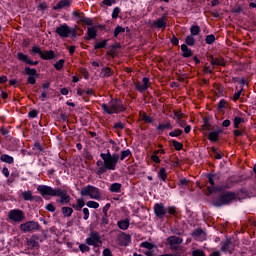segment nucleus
<instances>
[{
	"mask_svg": "<svg viewBox=\"0 0 256 256\" xmlns=\"http://www.w3.org/2000/svg\"><path fill=\"white\" fill-rule=\"evenodd\" d=\"M100 157L102 160H98L96 162V175L101 177V175H105L107 171H115V169H117V165L119 163V154H111V152L107 150V153H101Z\"/></svg>",
	"mask_w": 256,
	"mask_h": 256,
	"instance_id": "1",
	"label": "nucleus"
},
{
	"mask_svg": "<svg viewBox=\"0 0 256 256\" xmlns=\"http://www.w3.org/2000/svg\"><path fill=\"white\" fill-rule=\"evenodd\" d=\"M37 191L42 195V197L50 196V197H60L59 203L61 205H67L69 201H71V196L67 194V190H63L61 188H52L51 186L47 185H39L37 187Z\"/></svg>",
	"mask_w": 256,
	"mask_h": 256,
	"instance_id": "2",
	"label": "nucleus"
},
{
	"mask_svg": "<svg viewBox=\"0 0 256 256\" xmlns=\"http://www.w3.org/2000/svg\"><path fill=\"white\" fill-rule=\"evenodd\" d=\"M101 107L108 115L123 113L127 109L120 99H112L108 104H102Z\"/></svg>",
	"mask_w": 256,
	"mask_h": 256,
	"instance_id": "3",
	"label": "nucleus"
},
{
	"mask_svg": "<svg viewBox=\"0 0 256 256\" xmlns=\"http://www.w3.org/2000/svg\"><path fill=\"white\" fill-rule=\"evenodd\" d=\"M237 199V194L235 192H226L220 195V197L213 201L214 207H223V205H230Z\"/></svg>",
	"mask_w": 256,
	"mask_h": 256,
	"instance_id": "4",
	"label": "nucleus"
},
{
	"mask_svg": "<svg viewBox=\"0 0 256 256\" xmlns=\"http://www.w3.org/2000/svg\"><path fill=\"white\" fill-rule=\"evenodd\" d=\"M80 193L82 197H90V199L96 200L101 199V191L99 190V188L92 185L84 187Z\"/></svg>",
	"mask_w": 256,
	"mask_h": 256,
	"instance_id": "5",
	"label": "nucleus"
},
{
	"mask_svg": "<svg viewBox=\"0 0 256 256\" xmlns=\"http://www.w3.org/2000/svg\"><path fill=\"white\" fill-rule=\"evenodd\" d=\"M56 33L59 35V37H63L64 39H67L69 35H72V37H77V29L70 28L67 24H62L57 27Z\"/></svg>",
	"mask_w": 256,
	"mask_h": 256,
	"instance_id": "6",
	"label": "nucleus"
},
{
	"mask_svg": "<svg viewBox=\"0 0 256 256\" xmlns=\"http://www.w3.org/2000/svg\"><path fill=\"white\" fill-rule=\"evenodd\" d=\"M43 241H45V237L39 234H34L31 238L26 240V245L29 249H39V243H43Z\"/></svg>",
	"mask_w": 256,
	"mask_h": 256,
	"instance_id": "7",
	"label": "nucleus"
},
{
	"mask_svg": "<svg viewBox=\"0 0 256 256\" xmlns=\"http://www.w3.org/2000/svg\"><path fill=\"white\" fill-rule=\"evenodd\" d=\"M8 218L10 221H13V223H21L25 221V213L20 209L10 210Z\"/></svg>",
	"mask_w": 256,
	"mask_h": 256,
	"instance_id": "8",
	"label": "nucleus"
},
{
	"mask_svg": "<svg viewBox=\"0 0 256 256\" xmlns=\"http://www.w3.org/2000/svg\"><path fill=\"white\" fill-rule=\"evenodd\" d=\"M41 229V225L36 221H28L20 225V230L23 233H33V231H39Z\"/></svg>",
	"mask_w": 256,
	"mask_h": 256,
	"instance_id": "9",
	"label": "nucleus"
},
{
	"mask_svg": "<svg viewBox=\"0 0 256 256\" xmlns=\"http://www.w3.org/2000/svg\"><path fill=\"white\" fill-rule=\"evenodd\" d=\"M219 179V175L217 174H210L208 175V182L211 186H208L209 193H216V191H223L225 187L223 186H217L215 187V180Z\"/></svg>",
	"mask_w": 256,
	"mask_h": 256,
	"instance_id": "10",
	"label": "nucleus"
},
{
	"mask_svg": "<svg viewBox=\"0 0 256 256\" xmlns=\"http://www.w3.org/2000/svg\"><path fill=\"white\" fill-rule=\"evenodd\" d=\"M101 243V235L97 231H92L90 237L86 239V244L93 245V247H99Z\"/></svg>",
	"mask_w": 256,
	"mask_h": 256,
	"instance_id": "11",
	"label": "nucleus"
},
{
	"mask_svg": "<svg viewBox=\"0 0 256 256\" xmlns=\"http://www.w3.org/2000/svg\"><path fill=\"white\" fill-rule=\"evenodd\" d=\"M154 213L158 219H164L165 217H169L167 215V208H165L164 203H156L154 205Z\"/></svg>",
	"mask_w": 256,
	"mask_h": 256,
	"instance_id": "12",
	"label": "nucleus"
},
{
	"mask_svg": "<svg viewBox=\"0 0 256 256\" xmlns=\"http://www.w3.org/2000/svg\"><path fill=\"white\" fill-rule=\"evenodd\" d=\"M166 241L171 249L177 251V245H181V243H183V238L179 236H170L166 239Z\"/></svg>",
	"mask_w": 256,
	"mask_h": 256,
	"instance_id": "13",
	"label": "nucleus"
},
{
	"mask_svg": "<svg viewBox=\"0 0 256 256\" xmlns=\"http://www.w3.org/2000/svg\"><path fill=\"white\" fill-rule=\"evenodd\" d=\"M73 16L77 17L80 23H85L86 25H93V20L91 18L85 17V14L80 11H74Z\"/></svg>",
	"mask_w": 256,
	"mask_h": 256,
	"instance_id": "14",
	"label": "nucleus"
},
{
	"mask_svg": "<svg viewBox=\"0 0 256 256\" xmlns=\"http://www.w3.org/2000/svg\"><path fill=\"white\" fill-rule=\"evenodd\" d=\"M149 85H151V83H149V78L144 77L142 83H136L135 87L140 93H145V91L149 89Z\"/></svg>",
	"mask_w": 256,
	"mask_h": 256,
	"instance_id": "15",
	"label": "nucleus"
},
{
	"mask_svg": "<svg viewBox=\"0 0 256 256\" xmlns=\"http://www.w3.org/2000/svg\"><path fill=\"white\" fill-rule=\"evenodd\" d=\"M152 27L156 29H165L167 27V15H163L152 23Z\"/></svg>",
	"mask_w": 256,
	"mask_h": 256,
	"instance_id": "16",
	"label": "nucleus"
},
{
	"mask_svg": "<svg viewBox=\"0 0 256 256\" xmlns=\"http://www.w3.org/2000/svg\"><path fill=\"white\" fill-rule=\"evenodd\" d=\"M210 63L211 65H217L218 67H225V59L223 57L215 58L213 56H210Z\"/></svg>",
	"mask_w": 256,
	"mask_h": 256,
	"instance_id": "17",
	"label": "nucleus"
},
{
	"mask_svg": "<svg viewBox=\"0 0 256 256\" xmlns=\"http://www.w3.org/2000/svg\"><path fill=\"white\" fill-rule=\"evenodd\" d=\"M40 58H42L44 61H51V59H55V52L53 50L42 51Z\"/></svg>",
	"mask_w": 256,
	"mask_h": 256,
	"instance_id": "18",
	"label": "nucleus"
},
{
	"mask_svg": "<svg viewBox=\"0 0 256 256\" xmlns=\"http://www.w3.org/2000/svg\"><path fill=\"white\" fill-rule=\"evenodd\" d=\"M192 237L196 241H203V239H205V232L203 231V229H197L194 232H192Z\"/></svg>",
	"mask_w": 256,
	"mask_h": 256,
	"instance_id": "19",
	"label": "nucleus"
},
{
	"mask_svg": "<svg viewBox=\"0 0 256 256\" xmlns=\"http://www.w3.org/2000/svg\"><path fill=\"white\" fill-rule=\"evenodd\" d=\"M223 133L222 130H218L215 132H210L208 135V139L209 141H211L212 143H217V141H219V134Z\"/></svg>",
	"mask_w": 256,
	"mask_h": 256,
	"instance_id": "20",
	"label": "nucleus"
},
{
	"mask_svg": "<svg viewBox=\"0 0 256 256\" xmlns=\"http://www.w3.org/2000/svg\"><path fill=\"white\" fill-rule=\"evenodd\" d=\"M71 1L69 0H61L56 6L53 7L54 11L59 9H65V7H70Z\"/></svg>",
	"mask_w": 256,
	"mask_h": 256,
	"instance_id": "21",
	"label": "nucleus"
},
{
	"mask_svg": "<svg viewBox=\"0 0 256 256\" xmlns=\"http://www.w3.org/2000/svg\"><path fill=\"white\" fill-rule=\"evenodd\" d=\"M221 251H223V253H232L231 240L227 239L226 241L222 242Z\"/></svg>",
	"mask_w": 256,
	"mask_h": 256,
	"instance_id": "22",
	"label": "nucleus"
},
{
	"mask_svg": "<svg viewBox=\"0 0 256 256\" xmlns=\"http://www.w3.org/2000/svg\"><path fill=\"white\" fill-rule=\"evenodd\" d=\"M101 75H102V77H104L105 79H107V78H109V77H112V75H113V69H111V67L102 68V70H101Z\"/></svg>",
	"mask_w": 256,
	"mask_h": 256,
	"instance_id": "23",
	"label": "nucleus"
},
{
	"mask_svg": "<svg viewBox=\"0 0 256 256\" xmlns=\"http://www.w3.org/2000/svg\"><path fill=\"white\" fill-rule=\"evenodd\" d=\"M181 51L183 53V57H192L193 56V51L187 47V45L182 44L181 45Z\"/></svg>",
	"mask_w": 256,
	"mask_h": 256,
	"instance_id": "24",
	"label": "nucleus"
},
{
	"mask_svg": "<svg viewBox=\"0 0 256 256\" xmlns=\"http://www.w3.org/2000/svg\"><path fill=\"white\" fill-rule=\"evenodd\" d=\"M87 40L95 39L97 37V30H95V27H88L87 29Z\"/></svg>",
	"mask_w": 256,
	"mask_h": 256,
	"instance_id": "25",
	"label": "nucleus"
},
{
	"mask_svg": "<svg viewBox=\"0 0 256 256\" xmlns=\"http://www.w3.org/2000/svg\"><path fill=\"white\" fill-rule=\"evenodd\" d=\"M17 58L19 61H23L24 63H27L29 65L31 58H29L26 54H23L22 52H19L17 54Z\"/></svg>",
	"mask_w": 256,
	"mask_h": 256,
	"instance_id": "26",
	"label": "nucleus"
},
{
	"mask_svg": "<svg viewBox=\"0 0 256 256\" xmlns=\"http://www.w3.org/2000/svg\"><path fill=\"white\" fill-rule=\"evenodd\" d=\"M0 160L3 161V163H8L9 165H12V163H14L13 157L7 154L1 155Z\"/></svg>",
	"mask_w": 256,
	"mask_h": 256,
	"instance_id": "27",
	"label": "nucleus"
},
{
	"mask_svg": "<svg viewBox=\"0 0 256 256\" xmlns=\"http://www.w3.org/2000/svg\"><path fill=\"white\" fill-rule=\"evenodd\" d=\"M121 183H113L110 186L111 193H121Z\"/></svg>",
	"mask_w": 256,
	"mask_h": 256,
	"instance_id": "28",
	"label": "nucleus"
},
{
	"mask_svg": "<svg viewBox=\"0 0 256 256\" xmlns=\"http://www.w3.org/2000/svg\"><path fill=\"white\" fill-rule=\"evenodd\" d=\"M72 207L74 209H76V211H81V209H83V207H85V200H83V198H79L77 200V206L75 204H73Z\"/></svg>",
	"mask_w": 256,
	"mask_h": 256,
	"instance_id": "29",
	"label": "nucleus"
},
{
	"mask_svg": "<svg viewBox=\"0 0 256 256\" xmlns=\"http://www.w3.org/2000/svg\"><path fill=\"white\" fill-rule=\"evenodd\" d=\"M190 35H192L193 37H196V35H199L201 33V27H199V25H193L190 28Z\"/></svg>",
	"mask_w": 256,
	"mask_h": 256,
	"instance_id": "30",
	"label": "nucleus"
},
{
	"mask_svg": "<svg viewBox=\"0 0 256 256\" xmlns=\"http://www.w3.org/2000/svg\"><path fill=\"white\" fill-rule=\"evenodd\" d=\"M22 197L24 201H33V192H31V190L24 191Z\"/></svg>",
	"mask_w": 256,
	"mask_h": 256,
	"instance_id": "31",
	"label": "nucleus"
},
{
	"mask_svg": "<svg viewBox=\"0 0 256 256\" xmlns=\"http://www.w3.org/2000/svg\"><path fill=\"white\" fill-rule=\"evenodd\" d=\"M119 229H122L123 231L129 229V220H121L118 222Z\"/></svg>",
	"mask_w": 256,
	"mask_h": 256,
	"instance_id": "32",
	"label": "nucleus"
},
{
	"mask_svg": "<svg viewBox=\"0 0 256 256\" xmlns=\"http://www.w3.org/2000/svg\"><path fill=\"white\" fill-rule=\"evenodd\" d=\"M140 118L144 123H153V118L151 116H148L145 112H140Z\"/></svg>",
	"mask_w": 256,
	"mask_h": 256,
	"instance_id": "33",
	"label": "nucleus"
},
{
	"mask_svg": "<svg viewBox=\"0 0 256 256\" xmlns=\"http://www.w3.org/2000/svg\"><path fill=\"white\" fill-rule=\"evenodd\" d=\"M62 213H63L64 217H71V215H73V208L62 207Z\"/></svg>",
	"mask_w": 256,
	"mask_h": 256,
	"instance_id": "34",
	"label": "nucleus"
},
{
	"mask_svg": "<svg viewBox=\"0 0 256 256\" xmlns=\"http://www.w3.org/2000/svg\"><path fill=\"white\" fill-rule=\"evenodd\" d=\"M158 177L161 181H167V170H165V168H161L158 172Z\"/></svg>",
	"mask_w": 256,
	"mask_h": 256,
	"instance_id": "35",
	"label": "nucleus"
},
{
	"mask_svg": "<svg viewBox=\"0 0 256 256\" xmlns=\"http://www.w3.org/2000/svg\"><path fill=\"white\" fill-rule=\"evenodd\" d=\"M185 43H186V45H189L190 47H193V45H195V36H193L191 34L188 35L186 37Z\"/></svg>",
	"mask_w": 256,
	"mask_h": 256,
	"instance_id": "36",
	"label": "nucleus"
},
{
	"mask_svg": "<svg viewBox=\"0 0 256 256\" xmlns=\"http://www.w3.org/2000/svg\"><path fill=\"white\" fill-rule=\"evenodd\" d=\"M131 155V150L127 149L124 151H121V155L119 156L120 161H125V159H127V157H130Z\"/></svg>",
	"mask_w": 256,
	"mask_h": 256,
	"instance_id": "37",
	"label": "nucleus"
},
{
	"mask_svg": "<svg viewBox=\"0 0 256 256\" xmlns=\"http://www.w3.org/2000/svg\"><path fill=\"white\" fill-rule=\"evenodd\" d=\"M158 131H165V129H173L171 122H166L165 124H159L157 127Z\"/></svg>",
	"mask_w": 256,
	"mask_h": 256,
	"instance_id": "38",
	"label": "nucleus"
},
{
	"mask_svg": "<svg viewBox=\"0 0 256 256\" xmlns=\"http://www.w3.org/2000/svg\"><path fill=\"white\" fill-rule=\"evenodd\" d=\"M25 73L26 75H29V77H35V75H37V69L26 67Z\"/></svg>",
	"mask_w": 256,
	"mask_h": 256,
	"instance_id": "39",
	"label": "nucleus"
},
{
	"mask_svg": "<svg viewBox=\"0 0 256 256\" xmlns=\"http://www.w3.org/2000/svg\"><path fill=\"white\" fill-rule=\"evenodd\" d=\"M107 41L103 40L102 42H96L94 45V49H105L107 47Z\"/></svg>",
	"mask_w": 256,
	"mask_h": 256,
	"instance_id": "40",
	"label": "nucleus"
},
{
	"mask_svg": "<svg viewBox=\"0 0 256 256\" xmlns=\"http://www.w3.org/2000/svg\"><path fill=\"white\" fill-rule=\"evenodd\" d=\"M63 65H65V60L60 59L58 62L54 64V68L56 71H61L63 69Z\"/></svg>",
	"mask_w": 256,
	"mask_h": 256,
	"instance_id": "41",
	"label": "nucleus"
},
{
	"mask_svg": "<svg viewBox=\"0 0 256 256\" xmlns=\"http://www.w3.org/2000/svg\"><path fill=\"white\" fill-rule=\"evenodd\" d=\"M180 135H183V130L181 129H175L169 133L170 137H180Z\"/></svg>",
	"mask_w": 256,
	"mask_h": 256,
	"instance_id": "42",
	"label": "nucleus"
},
{
	"mask_svg": "<svg viewBox=\"0 0 256 256\" xmlns=\"http://www.w3.org/2000/svg\"><path fill=\"white\" fill-rule=\"evenodd\" d=\"M172 145L174 149H176V151H181V149H183V145L181 144V142H178L177 140H172Z\"/></svg>",
	"mask_w": 256,
	"mask_h": 256,
	"instance_id": "43",
	"label": "nucleus"
},
{
	"mask_svg": "<svg viewBox=\"0 0 256 256\" xmlns=\"http://www.w3.org/2000/svg\"><path fill=\"white\" fill-rule=\"evenodd\" d=\"M140 247H143L144 249H148L149 251H151V249H153V247H155V245L151 244L150 242H142L140 244Z\"/></svg>",
	"mask_w": 256,
	"mask_h": 256,
	"instance_id": "44",
	"label": "nucleus"
},
{
	"mask_svg": "<svg viewBox=\"0 0 256 256\" xmlns=\"http://www.w3.org/2000/svg\"><path fill=\"white\" fill-rule=\"evenodd\" d=\"M205 41H206L207 45H213V43H215V35L210 34V35L206 36Z\"/></svg>",
	"mask_w": 256,
	"mask_h": 256,
	"instance_id": "45",
	"label": "nucleus"
},
{
	"mask_svg": "<svg viewBox=\"0 0 256 256\" xmlns=\"http://www.w3.org/2000/svg\"><path fill=\"white\" fill-rule=\"evenodd\" d=\"M243 118L241 117H235L234 118V129H239V125H241V123H243Z\"/></svg>",
	"mask_w": 256,
	"mask_h": 256,
	"instance_id": "46",
	"label": "nucleus"
},
{
	"mask_svg": "<svg viewBox=\"0 0 256 256\" xmlns=\"http://www.w3.org/2000/svg\"><path fill=\"white\" fill-rule=\"evenodd\" d=\"M169 215L175 216L177 215V207L175 206H169L168 209H166Z\"/></svg>",
	"mask_w": 256,
	"mask_h": 256,
	"instance_id": "47",
	"label": "nucleus"
},
{
	"mask_svg": "<svg viewBox=\"0 0 256 256\" xmlns=\"http://www.w3.org/2000/svg\"><path fill=\"white\" fill-rule=\"evenodd\" d=\"M119 33H125V28L117 26L114 30V37H119Z\"/></svg>",
	"mask_w": 256,
	"mask_h": 256,
	"instance_id": "48",
	"label": "nucleus"
},
{
	"mask_svg": "<svg viewBox=\"0 0 256 256\" xmlns=\"http://www.w3.org/2000/svg\"><path fill=\"white\" fill-rule=\"evenodd\" d=\"M87 207H90L91 209H99V204L95 201H88L86 203Z\"/></svg>",
	"mask_w": 256,
	"mask_h": 256,
	"instance_id": "49",
	"label": "nucleus"
},
{
	"mask_svg": "<svg viewBox=\"0 0 256 256\" xmlns=\"http://www.w3.org/2000/svg\"><path fill=\"white\" fill-rule=\"evenodd\" d=\"M120 13H121V8L119 7L114 8L112 12V19H117Z\"/></svg>",
	"mask_w": 256,
	"mask_h": 256,
	"instance_id": "50",
	"label": "nucleus"
},
{
	"mask_svg": "<svg viewBox=\"0 0 256 256\" xmlns=\"http://www.w3.org/2000/svg\"><path fill=\"white\" fill-rule=\"evenodd\" d=\"M32 53L38 54V55H40V57H41V55H43V51H41V47H39V46H33Z\"/></svg>",
	"mask_w": 256,
	"mask_h": 256,
	"instance_id": "51",
	"label": "nucleus"
},
{
	"mask_svg": "<svg viewBox=\"0 0 256 256\" xmlns=\"http://www.w3.org/2000/svg\"><path fill=\"white\" fill-rule=\"evenodd\" d=\"M192 256H205V251L201 249H196L192 251Z\"/></svg>",
	"mask_w": 256,
	"mask_h": 256,
	"instance_id": "52",
	"label": "nucleus"
},
{
	"mask_svg": "<svg viewBox=\"0 0 256 256\" xmlns=\"http://www.w3.org/2000/svg\"><path fill=\"white\" fill-rule=\"evenodd\" d=\"M47 97H49V90H43L40 95L41 101H45L47 99Z\"/></svg>",
	"mask_w": 256,
	"mask_h": 256,
	"instance_id": "53",
	"label": "nucleus"
},
{
	"mask_svg": "<svg viewBox=\"0 0 256 256\" xmlns=\"http://www.w3.org/2000/svg\"><path fill=\"white\" fill-rule=\"evenodd\" d=\"M79 249H80V251H82V253H87L90 251L89 246H87L86 244H80Z\"/></svg>",
	"mask_w": 256,
	"mask_h": 256,
	"instance_id": "54",
	"label": "nucleus"
},
{
	"mask_svg": "<svg viewBox=\"0 0 256 256\" xmlns=\"http://www.w3.org/2000/svg\"><path fill=\"white\" fill-rule=\"evenodd\" d=\"M114 129H119V130H123V129H125V124H123L122 122H116L115 124H114Z\"/></svg>",
	"mask_w": 256,
	"mask_h": 256,
	"instance_id": "55",
	"label": "nucleus"
},
{
	"mask_svg": "<svg viewBox=\"0 0 256 256\" xmlns=\"http://www.w3.org/2000/svg\"><path fill=\"white\" fill-rule=\"evenodd\" d=\"M27 82L30 85H35L37 83V78H35V76H29L28 79H27Z\"/></svg>",
	"mask_w": 256,
	"mask_h": 256,
	"instance_id": "56",
	"label": "nucleus"
},
{
	"mask_svg": "<svg viewBox=\"0 0 256 256\" xmlns=\"http://www.w3.org/2000/svg\"><path fill=\"white\" fill-rule=\"evenodd\" d=\"M103 5H106L107 7H111V5H115V0H103Z\"/></svg>",
	"mask_w": 256,
	"mask_h": 256,
	"instance_id": "57",
	"label": "nucleus"
},
{
	"mask_svg": "<svg viewBox=\"0 0 256 256\" xmlns=\"http://www.w3.org/2000/svg\"><path fill=\"white\" fill-rule=\"evenodd\" d=\"M213 153H215L214 158L215 159H223V154L217 152V150H215V148L212 149Z\"/></svg>",
	"mask_w": 256,
	"mask_h": 256,
	"instance_id": "58",
	"label": "nucleus"
},
{
	"mask_svg": "<svg viewBox=\"0 0 256 256\" xmlns=\"http://www.w3.org/2000/svg\"><path fill=\"white\" fill-rule=\"evenodd\" d=\"M151 160L154 162V163H161V159L159 158V156H157V154H154L151 156Z\"/></svg>",
	"mask_w": 256,
	"mask_h": 256,
	"instance_id": "59",
	"label": "nucleus"
},
{
	"mask_svg": "<svg viewBox=\"0 0 256 256\" xmlns=\"http://www.w3.org/2000/svg\"><path fill=\"white\" fill-rule=\"evenodd\" d=\"M242 90H239L233 95V101H239V97H241Z\"/></svg>",
	"mask_w": 256,
	"mask_h": 256,
	"instance_id": "60",
	"label": "nucleus"
},
{
	"mask_svg": "<svg viewBox=\"0 0 256 256\" xmlns=\"http://www.w3.org/2000/svg\"><path fill=\"white\" fill-rule=\"evenodd\" d=\"M111 208V204H106L104 207H103V214L105 215V217H107V213L109 211V209Z\"/></svg>",
	"mask_w": 256,
	"mask_h": 256,
	"instance_id": "61",
	"label": "nucleus"
},
{
	"mask_svg": "<svg viewBox=\"0 0 256 256\" xmlns=\"http://www.w3.org/2000/svg\"><path fill=\"white\" fill-rule=\"evenodd\" d=\"M46 209L47 211H50V213H55V206L53 204H48Z\"/></svg>",
	"mask_w": 256,
	"mask_h": 256,
	"instance_id": "62",
	"label": "nucleus"
},
{
	"mask_svg": "<svg viewBox=\"0 0 256 256\" xmlns=\"http://www.w3.org/2000/svg\"><path fill=\"white\" fill-rule=\"evenodd\" d=\"M83 213H84V220L87 221V219H89V209L84 208Z\"/></svg>",
	"mask_w": 256,
	"mask_h": 256,
	"instance_id": "63",
	"label": "nucleus"
},
{
	"mask_svg": "<svg viewBox=\"0 0 256 256\" xmlns=\"http://www.w3.org/2000/svg\"><path fill=\"white\" fill-rule=\"evenodd\" d=\"M103 256H113V254L109 248H106L103 250Z\"/></svg>",
	"mask_w": 256,
	"mask_h": 256,
	"instance_id": "64",
	"label": "nucleus"
}]
</instances>
